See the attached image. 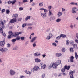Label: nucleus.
Masks as SVG:
<instances>
[{
  "label": "nucleus",
  "mask_w": 78,
  "mask_h": 78,
  "mask_svg": "<svg viewBox=\"0 0 78 78\" xmlns=\"http://www.w3.org/2000/svg\"><path fill=\"white\" fill-rule=\"evenodd\" d=\"M73 59H74V57L72 56H71V57L70 58V61L71 62H73Z\"/></svg>",
  "instance_id": "2eb2a0df"
},
{
  "label": "nucleus",
  "mask_w": 78,
  "mask_h": 78,
  "mask_svg": "<svg viewBox=\"0 0 78 78\" xmlns=\"http://www.w3.org/2000/svg\"><path fill=\"white\" fill-rule=\"evenodd\" d=\"M45 74H43L41 76V78H44V77H45Z\"/></svg>",
  "instance_id": "de8ad7c7"
},
{
  "label": "nucleus",
  "mask_w": 78,
  "mask_h": 78,
  "mask_svg": "<svg viewBox=\"0 0 78 78\" xmlns=\"http://www.w3.org/2000/svg\"><path fill=\"white\" fill-rule=\"evenodd\" d=\"M34 69L35 71H37L39 69V67L38 66L35 67Z\"/></svg>",
  "instance_id": "bb28decb"
},
{
  "label": "nucleus",
  "mask_w": 78,
  "mask_h": 78,
  "mask_svg": "<svg viewBox=\"0 0 78 78\" xmlns=\"http://www.w3.org/2000/svg\"><path fill=\"white\" fill-rule=\"evenodd\" d=\"M11 37H12V36H11V35H9L8 36V39H11Z\"/></svg>",
  "instance_id": "c03bdc74"
},
{
  "label": "nucleus",
  "mask_w": 78,
  "mask_h": 78,
  "mask_svg": "<svg viewBox=\"0 0 78 78\" xmlns=\"http://www.w3.org/2000/svg\"><path fill=\"white\" fill-rule=\"evenodd\" d=\"M78 9L76 7H73L72 9V12L73 14H75L76 12L78 11Z\"/></svg>",
  "instance_id": "7ed1b4c3"
},
{
  "label": "nucleus",
  "mask_w": 78,
  "mask_h": 78,
  "mask_svg": "<svg viewBox=\"0 0 78 78\" xmlns=\"http://www.w3.org/2000/svg\"><path fill=\"white\" fill-rule=\"evenodd\" d=\"M52 45H53L54 46H55V47H56L57 46V45H56V44L55 43H52Z\"/></svg>",
  "instance_id": "3c124183"
},
{
  "label": "nucleus",
  "mask_w": 78,
  "mask_h": 78,
  "mask_svg": "<svg viewBox=\"0 0 78 78\" xmlns=\"http://www.w3.org/2000/svg\"><path fill=\"white\" fill-rule=\"evenodd\" d=\"M37 39V36H35L33 37L31 40L30 41L31 42H34L36 41V40Z\"/></svg>",
  "instance_id": "1a4fd4ad"
},
{
  "label": "nucleus",
  "mask_w": 78,
  "mask_h": 78,
  "mask_svg": "<svg viewBox=\"0 0 78 78\" xmlns=\"http://www.w3.org/2000/svg\"><path fill=\"white\" fill-rule=\"evenodd\" d=\"M51 37H50L49 36H47L46 37V39L47 40H49V39H50Z\"/></svg>",
  "instance_id": "79ce46f5"
},
{
  "label": "nucleus",
  "mask_w": 78,
  "mask_h": 78,
  "mask_svg": "<svg viewBox=\"0 0 78 78\" xmlns=\"http://www.w3.org/2000/svg\"><path fill=\"white\" fill-rule=\"evenodd\" d=\"M8 4L9 5V4H10L11 3H12V1H9L7 2Z\"/></svg>",
  "instance_id": "09e8293b"
},
{
  "label": "nucleus",
  "mask_w": 78,
  "mask_h": 78,
  "mask_svg": "<svg viewBox=\"0 0 78 78\" xmlns=\"http://www.w3.org/2000/svg\"><path fill=\"white\" fill-rule=\"evenodd\" d=\"M20 78H25V76H20Z\"/></svg>",
  "instance_id": "774afa93"
},
{
  "label": "nucleus",
  "mask_w": 78,
  "mask_h": 78,
  "mask_svg": "<svg viewBox=\"0 0 78 78\" xmlns=\"http://www.w3.org/2000/svg\"><path fill=\"white\" fill-rule=\"evenodd\" d=\"M19 9L20 11H22V10H23V7H20L19 8Z\"/></svg>",
  "instance_id": "8fccbe9b"
},
{
  "label": "nucleus",
  "mask_w": 78,
  "mask_h": 78,
  "mask_svg": "<svg viewBox=\"0 0 78 78\" xmlns=\"http://www.w3.org/2000/svg\"><path fill=\"white\" fill-rule=\"evenodd\" d=\"M16 39H13L11 40L12 42L13 43L15 42H16Z\"/></svg>",
  "instance_id": "c9c22d12"
},
{
  "label": "nucleus",
  "mask_w": 78,
  "mask_h": 78,
  "mask_svg": "<svg viewBox=\"0 0 78 78\" xmlns=\"http://www.w3.org/2000/svg\"><path fill=\"white\" fill-rule=\"evenodd\" d=\"M66 45H69V44H70V41L68 40H67L66 41Z\"/></svg>",
  "instance_id": "c85d7f7f"
},
{
  "label": "nucleus",
  "mask_w": 78,
  "mask_h": 78,
  "mask_svg": "<svg viewBox=\"0 0 78 78\" xmlns=\"http://www.w3.org/2000/svg\"><path fill=\"white\" fill-rule=\"evenodd\" d=\"M76 59H78V54H77V53L76 52L75 53Z\"/></svg>",
  "instance_id": "2f4dec72"
},
{
  "label": "nucleus",
  "mask_w": 78,
  "mask_h": 78,
  "mask_svg": "<svg viewBox=\"0 0 78 78\" xmlns=\"http://www.w3.org/2000/svg\"><path fill=\"white\" fill-rule=\"evenodd\" d=\"M41 16L43 17V18H45L47 17V14L46 13H42L41 14Z\"/></svg>",
  "instance_id": "423d86ee"
},
{
  "label": "nucleus",
  "mask_w": 78,
  "mask_h": 78,
  "mask_svg": "<svg viewBox=\"0 0 78 78\" xmlns=\"http://www.w3.org/2000/svg\"><path fill=\"white\" fill-rule=\"evenodd\" d=\"M74 44V42L73 41H70V45L71 46H72V45H73L74 44Z\"/></svg>",
  "instance_id": "a878e982"
},
{
  "label": "nucleus",
  "mask_w": 78,
  "mask_h": 78,
  "mask_svg": "<svg viewBox=\"0 0 78 78\" xmlns=\"http://www.w3.org/2000/svg\"><path fill=\"white\" fill-rule=\"evenodd\" d=\"M46 67V65L44 64L42 66H41V69H45Z\"/></svg>",
  "instance_id": "cd10ccee"
},
{
  "label": "nucleus",
  "mask_w": 78,
  "mask_h": 78,
  "mask_svg": "<svg viewBox=\"0 0 78 78\" xmlns=\"http://www.w3.org/2000/svg\"><path fill=\"white\" fill-rule=\"evenodd\" d=\"M60 36L61 37H62L63 38H65V37H66V35L63 34H61L60 35Z\"/></svg>",
  "instance_id": "b1692460"
},
{
  "label": "nucleus",
  "mask_w": 78,
  "mask_h": 78,
  "mask_svg": "<svg viewBox=\"0 0 78 78\" xmlns=\"http://www.w3.org/2000/svg\"><path fill=\"white\" fill-rule=\"evenodd\" d=\"M13 17H15L14 18L16 19L17 17H18V14H14L13 15V16H12Z\"/></svg>",
  "instance_id": "f3484780"
},
{
  "label": "nucleus",
  "mask_w": 78,
  "mask_h": 78,
  "mask_svg": "<svg viewBox=\"0 0 78 78\" xmlns=\"http://www.w3.org/2000/svg\"><path fill=\"white\" fill-rule=\"evenodd\" d=\"M76 36L78 40L76 39L75 40V42H76L77 43V44H78V33H76Z\"/></svg>",
  "instance_id": "ddd939ff"
},
{
  "label": "nucleus",
  "mask_w": 78,
  "mask_h": 78,
  "mask_svg": "<svg viewBox=\"0 0 78 78\" xmlns=\"http://www.w3.org/2000/svg\"><path fill=\"white\" fill-rule=\"evenodd\" d=\"M20 39L22 41H23L25 39V38L24 37H20Z\"/></svg>",
  "instance_id": "ea45409f"
},
{
  "label": "nucleus",
  "mask_w": 78,
  "mask_h": 78,
  "mask_svg": "<svg viewBox=\"0 0 78 78\" xmlns=\"http://www.w3.org/2000/svg\"><path fill=\"white\" fill-rule=\"evenodd\" d=\"M16 41H19L20 39V37L18 36L16 38Z\"/></svg>",
  "instance_id": "72a5a7b5"
},
{
  "label": "nucleus",
  "mask_w": 78,
  "mask_h": 78,
  "mask_svg": "<svg viewBox=\"0 0 78 78\" xmlns=\"http://www.w3.org/2000/svg\"><path fill=\"white\" fill-rule=\"evenodd\" d=\"M52 14V12H51V11L50 9H49L48 16H51V15Z\"/></svg>",
  "instance_id": "393cba45"
},
{
  "label": "nucleus",
  "mask_w": 78,
  "mask_h": 78,
  "mask_svg": "<svg viewBox=\"0 0 78 78\" xmlns=\"http://www.w3.org/2000/svg\"><path fill=\"white\" fill-rule=\"evenodd\" d=\"M28 26H32L33 24L32 23H29L27 24Z\"/></svg>",
  "instance_id": "69168bd1"
},
{
  "label": "nucleus",
  "mask_w": 78,
  "mask_h": 78,
  "mask_svg": "<svg viewBox=\"0 0 78 78\" xmlns=\"http://www.w3.org/2000/svg\"><path fill=\"white\" fill-rule=\"evenodd\" d=\"M75 71H71L69 73V74L70 75V78H74L73 76V73H75Z\"/></svg>",
  "instance_id": "39448f33"
},
{
  "label": "nucleus",
  "mask_w": 78,
  "mask_h": 78,
  "mask_svg": "<svg viewBox=\"0 0 78 78\" xmlns=\"http://www.w3.org/2000/svg\"><path fill=\"white\" fill-rule=\"evenodd\" d=\"M34 55L35 56H39L41 55V53L38 52L35 53L34 54Z\"/></svg>",
  "instance_id": "9d476101"
},
{
  "label": "nucleus",
  "mask_w": 78,
  "mask_h": 78,
  "mask_svg": "<svg viewBox=\"0 0 78 78\" xmlns=\"http://www.w3.org/2000/svg\"><path fill=\"white\" fill-rule=\"evenodd\" d=\"M56 66V64L55 63H53L52 64V67H53V69H57Z\"/></svg>",
  "instance_id": "f8f14e48"
},
{
  "label": "nucleus",
  "mask_w": 78,
  "mask_h": 78,
  "mask_svg": "<svg viewBox=\"0 0 78 78\" xmlns=\"http://www.w3.org/2000/svg\"><path fill=\"white\" fill-rule=\"evenodd\" d=\"M56 39H57L58 40L60 39H61V36H60H60H58L57 37H56Z\"/></svg>",
  "instance_id": "37998d69"
},
{
  "label": "nucleus",
  "mask_w": 78,
  "mask_h": 78,
  "mask_svg": "<svg viewBox=\"0 0 78 78\" xmlns=\"http://www.w3.org/2000/svg\"><path fill=\"white\" fill-rule=\"evenodd\" d=\"M0 51L2 53H6L7 51H8V49L4 48H3L2 47H0Z\"/></svg>",
  "instance_id": "f03ea898"
},
{
  "label": "nucleus",
  "mask_w": 78,
  "mask_h": 78,
  "mask_svg": "<svg viewBox=\"0 0 78 78\" xmlns=\"http://www.w3.org/2000/svg\"><path fill=\"white\" fill-rule=\"evenodd\" d=\"M69 50L70 52H71V53H73V51H74L73 50V48L71 47L69 49Z\"/></svg>",
  "instance_id": "c756f323"
},
{
  "label": "nucleus",
  "mask_w": 78,
  "mask_h": 78,
  "mask_svg": "<svg viewBox=\"0 0 78 78\" xmlns=\"http://www.w3.org/2000/svg\"><path fill=\"white\" fill-rule=\"evenodd\" d=\"M26 24H25V23L24 24H23L22 27H23V28H24L25 27H26Z\"/></svg>",
  "instance_id": "864d4df0"
},
{
  "label": "nucleus",
  "mask_w": 78,
  "mask_h": 78,
  "mask_svg": "<svg viewBox=\"0 0 78 78\" xmlns=\"http://www.w3.org/2000/svg\"><path fill=\"white\" fill-rule=\"evenodd\" d=\"M70 66H65L64 69H66L67 70H69L70 69Z\"/></svg>",
  "instance_id": "9b49d317"
},
{
  "label": "nucleus",
  "mask_w": 78,
  "mask_h": 78,
  "mask_svg": "<svg viewBox=\"0 0 78 78\" xmlns=\"http://www.w3.org/2000/svg\"><path fill=\"white\" fill-rule=\"evenodd\" d=\"M7 47H10V44L9 43H8L7 44Z\"/></svg>",
  "instance_id": "6e6d98bb"
},
{
  "label": "nucleus",
  "mask_w": 78,
  "mask_h": 78,
  "mask_svg": "<svg viewBox=\"0 0 78 78\" xmlns=\"http://www.w3.org/2000/svg\"><path fill=\"white\" fill-rule=\"evenodd\" d=\"M55 18L54 16H51V17L50 18V21H52V20H55Z\"/></svg>",
  "instance_id": "5701e85b"
},
{
  "label": "nucleus",
  "mask_w": 78,
  "mask_h": 78,
  "mask_svg": "<svg viewBox=\"0 0 78 78\" xmlns=\"http://www.w3.org/2000/svg\"><path fill=\"white\" fill-rule=\"evenodd\" d=\"M61 19L58 18L57 19L56 22H61Z\"/></svg>",
  "instance_id": "473e14b6"
},
{
  "label": "nucleus",
  "mask_w": 78,
  "mask_h": 78,
  "mask_svg": "<svg viewBox=\"0 0 78 78\" xmlns=\"http://www.w3.org/2000/svg\"><path fill=\"white\" fill-rule=\"evenodd\" d=\"M42 56H43V58H45V56H46V54H43L42 55Z\"/></svg>",
  "instance_id": "bf43d9fd"
},
{
  "label": "nucleus",
  "mask_w": 78,
  "mask_h": 78,
  "mask_svg": "<svg viewBox=\"0 0 78 78\" xmlns=\"http://www.w3.org/2000/svg\"><path fill=\"white\" fill-rule=\"evenodd\" d=\"M49 36L50 37H53V34H52L51 33H49Z\"/></svg>",
  "instance_id": "4c0bfd02"
},
{
  "label": "nucleus",
  "mask_w": 78,
  "mask_h": 78,
  "mask_svg": "<svg viewBox=\"0 0 78 78\" xmlns=\"http://www.w3.org/2000/svg\"><path fill=\"white\" fill-rule=\"evenodd\" d=\"M57 16L58 17H61L62 16V12H58L57 13Z\"/></svg>",
  "instance_id": "a211bd4d"
},
{
  "label": "nucleus",
  "mask_w": 78,
  "mask_h": 78,
  "mask_svg": "<svg viewBox=\"0 0 78 78\" xmlns=\"http://www.w3.org/2000/svg\"><path fill=\"white\" fill-rule=\"evenodd\" d=\"M1 24L2 25V27H0V32L1 33H2V34L3 33V29L2 28H5V26H4V23H3V22L2 21L1 22Z\"/></svg>",
  "instance_id": "f257e3e1"
},
{
  "label": "nucleus",
  "mask_w": 78,
  "mask_h": 78,
  "mask_svg": "<svg viewBox=\"0 0 78 78\" xmlns=\"http://www.w3.org/2000/svg\"><path fill=\"white\" fill-rule=\"evenodd\" d=\"M35 61L36 62H41V60L38 58H36L35 59Z\"/></svg>",
  "instance_id": "dca6fc26"
},
{
  "label": "nucleus",
  "mask_w": 78,
  "mask_h": 78,
  "mask_svg": "<svg viewBox=\"0 0 78 78\" xmlns=\"http://www.w3.org/2000/svg\"><path fill=\"white\" fill-rule=\"evenodd\" d=\"M21 20H22V18H20L18 19V22H19L20 21H21Z\"/></svg>",
  "instance_id": "4d7b16f0"
},
{
  "label": "nucleus",
  "mask_w": 78,
  "mask_h": 78,
  "mask_svg": "<svg viewBox=\"0 0 78 78\" xmlns=\"http://www.w3.org/2000/svg\"><path fill=\"white\" fill-rule=\"evenodd\" d=\"M32 28H33L32 27H28L27 29L28 30H31Z\"/></svg>",
  "instance_id": "5fc2aeb1"
},
{
  "label": "nucleus",
  "mask_w": 78,
  "mask_h": 78,
  "mask_svg": "<svg viewBox=\"0 0 78 78\" xmlns=\"http://www.w3.org/2000/svg\"><path fill=\"white\" fill-rule=\"evenodd\" d=\"M31 74V72H30V71H28L27 72V74H28L29 75H30V74Z\"/></svg>",
  "instance_id": "680f3d73"
},
{
  "label": "nucleus",
  "mask_w": 78,
  "mask_h": 78,
  "mask_svg": "<svg viewBox=\"0 0 78 78\" xmlns=\"http://www.w3.org/2000/svg\"><path fill=\"white\" fill-rule=\"evenodd\" d=\"M17 22V20H16V19L13 18L10 21V22L12 23H14V22Z\"/></svg>",
  "instance_id": "0eeeda50"
},
{
  "label": "nucleus",
  "mask_w": 78,
  "mask_h": 78,
  "mask_svg": "<svg viewBox=\"0 0 78 78\" xmlns=\"http://www.w3.org/2000/svg\"><path fill=\"white\" fill-rule=\"evenodd\" d=\"M22 2L23 3H27V2H28V0H23Z\"/></svg>",
  "instance_id": "58836bf2"
},
{
  "label": "nucleus",
  "mask_w": 78,
  "mask_h": 78,
  "mask_svg": "<svg viewBox=\"0 0 78 78\" xmlns=\"http://www.w3.org/2000/svg\"><path fill=\"white\" fill-rule=\"evenodd\" d=\"M61 60H58L57 61L56 63V66H58V65H59L61 63Z\"/></svg>",
  "instance_id": "4468645a"
},
{
  "label": "nucleus",
  "mask_w": 78,
  "mask_h": 78,
  "mask_svg": "<svg viewBox=\"0 0 78 78\" xmlns=\"http://www.w3.org/2000/svg\"><path fill=\"white\" fill-rule=\"evenodd\" d=\"M73 48H75V49H78V48L77 47V45L76 44H74L73 45Z\"/></svg>",
  "instance_id": "4be33fe9"
},
{
  "label": "nucleus",
  "mask_w": 78,
  "mask_h": 78,
  "mask_svg": "<svg viewBox=\"0 0 78 78\" xmlns=\"http://www.w3.org/2000/svg\"><path fill=\"white\" fill-rule=\"evenodd\" d=\"M35 69H34V68L32 69V72H34L35 71Z\"/></svg>",
  "instance_id": "052dcab7"
},
{
  "label": "nucleus",
  "mask_w": 78,
  "mask_h": 78,
  "mask_svg": "<svg viewBox=\"0 0 78 78\" xmlns=\"http://www.w3.org/2000/svg\"><path fill=\"white\" fill-rule=\"evenodd\" d=\"M9 34L10 35H12V34H13V33L12 31H10V32Z\"/></svg>",
  "instance_id": "13d9d810"
},
{
  "label": "nucleus",
  "mask_w": 78,
  "mask_h": 78,
  "mask_svg": "<svg viewBox=\"0 0 78 78\" xmlns=\"http://www.w3.org/2000/svg\"><path fill=\"white\" fill-rule=\"evenodd\" d=\"M43 3H42V2L39 3V6H40L41 7V6H43Z\"/></svg>",
  "instance_id": "a19ab883"
},
{
  "label": "nucleus",
  "mask_w": 78,
  "mask_h": 78,
  "mask_svg": "<svg viewBox=\"0 0 78 78\" xmlns=\"http://www.w3.org/2000/svg\"><path fill=\"white\" fill-rule=\"evenodd\" d=\"M5 11V9H3L2 10V13H3V12H4Z\"/></svg>",
  "instance_id": "e2e57ef3"
},
{
  "label": "nucleus",
  "mask_w": 78,
  "mask_h": 78,
  "mask_svg": "<svg viewBox=\"0 0 78 78\" xmlns=\"http://www.w3.org/2000/svg\"><path fill=\"white\" fill-rule=\"evenodd\" d=\"M31 19V16H28L25 18V20H26V21H27L28 19Z\"/></svg>",
  "instance_id": "412c9836"
},
{
  "label": "nucleus",
  "mask_w": 78,
  "mask_h": 78,
  "mask_svg": "<svg viewBox=\"0 0 78 78\" xmlns=\"http://www.w3.org/2000/svg\"><path fill=\"white\" fill-rule=\"evenodd\" d=\"M19 33H18V32H16L14 33V34L12 35V36L13 37H16L18 36H19Z\"/></svg>",
  "instance_id": "6e6552de"
},
{
  "label": "nucleus",
  "mask_w": 78,
  "mask_h": 78,
  "mask_svg": "<svg viewBox=\"0 0 78 78\" xmlns=\"http://www.w3.org/2000/svg\"><path fill=\"white\" fill-rule=\"evenodd\" d=\"M52 8V7H51V6H48V9H51Z\"/></svg>",
  "instance_id": "338daca9"
},
{
  "label": "nucleus",
  "mask_w": 78,
  "mask_h": 78,
  "mask_svg": "<svg viewBox=\"0 0 78 78\" xmlns=\"http://www.w3.org/2000/svg\"><path fill=\"white\" fill-rule=\"evenodd\" d=\"M62 55L61 53H57L56 54V56L57 57H59Z\"/></svg>",
  "instance_id": "aec40b11"
},
{
  "label": "nucleus",
  "mask_w": 78,
  "mask_h": 78,
  "mask_svg": "<svg viewBox=\"0 0 78 78\" xmlns=\"http://www.w3.org/2000/svg\"><path fill=\"white\" fill-rule=\"evenodd\" d=\"M32 45L33 47H35L36 46V43H33L32 44Z\"/></svg>",
  "instance_id": "603ef678"
},
{
  "label": "nucleus",
  "mask_w": 78,
  "mask_h": 78,
  "mask_svg": "<svg viewBox=\"0 0 78 78\" xmlns=\"http://www.w3.org/2000/svg\"><path fill=\"white\" fill-rule=\"evenodd\" d=\"M53 67V63H51L48 67L49 69H51V67Z\"/></svg>",
  "instance_id": "f704fd0d"
},
{
  "label": "nucleus",
  "mask_w": 78,
  "mask_h": 78,
  "mask_svg": "<svg viewBox=\"0 0 78 78\" xmlns=\"http://www.w3.org/2000/svg\"><path fill=\"white\" fill-rule=\"evenodd\" d=\"M17 2L16 0H14L12 1V5H14V4H15V3H16Z\"/></svg>",
  "instance_id": "7c9ffc66"
},
{
  "label": "nucleus",
  "mask_w": 78,
  "mask_h": 78,
  "mask_svg": "<svg viewBox=\"0 0 78 78\" xmlns=\"http://www.w3.org/2000/svg\"><path fill=\"white\" fill-rule=\"evenodd\" d=\"M6 12L7 14H9V12H10V11H9V10H6Z\"/></svg>",
  "instance_id": "49530a36"
},
{
  "label": "nucleus",
  "mask_w": 78,
  "mask_h": 78,
  "mask_svg": "<svg viewBox=\"0 0 78 78\" xmlns=\"http://www.w3.org/2000/svg\"><path fill=\"white\" fill-rule=\"evenodd\" d=\"M5 45V42L1 41L0 42V45L2 47H3Z\"/></svg>",
  "instance_id": "6ab92c4d"
},
{
  "label": "nucleus",
  "mask_w": 78,
  "mask_h": 78,
  "mask_svg": "<svg viewBox=\"0 0 78 78\" xmlns=\"http://www.w3.org/2000/svg\"><path fill=\"white\" fill-rule=\"evenodd\" d=\"M65 68H63L61 69V71L62 72H65Z\"/></svg>",
  "instance_id": "a18cd8bd"
},
{
  "label": "nucleus",
  "mask_w": 78,
  "mask_h": 78,
  "mask_svg": "<svg viewBox=\"0 0 78 78\" xmlns=\"http://www.w3.org/2000/svg\"><path fill=\"white\" fill-rule=\"evenodd\" d=\"M62 52H65L66 51V49L64 48H63L62 49Z\"/></svg>",
  "instance_id": "e433bc0d"
},
{
  "label": "nucleus",
  "mask_w": 78,
  "mask_h": 78,
  "mask_svg": "<svg viewBox=\"0 0 78 78\" xmlns=\"http://www.w3.org/2000/svg\"><path fill=\"white\" fill-rule=\"evenodd\" d=\"M9 73L10 75H11L12 76H13V75H15V73H16V72H15V71L12 69H11L9 71Z\"/></svg>",
  "instance_id": "20e7f679"
},
{
  "label": "nucleus",
  "mask_w": 78,
  "mask_h": 78,
  "mask_svg": "<svg viewBox=\"0 0 78 78\" xmlns=\"http://www.w3.org/2000/svg\"><path fill=\"white\" fill-rule=\"evenodd\" d=\"M43 10L44 11V12H47V11H48V10H46L45 9H44Z\"/></svg>",
  "instance_id": "0e129e2a"
}]
</instances>
